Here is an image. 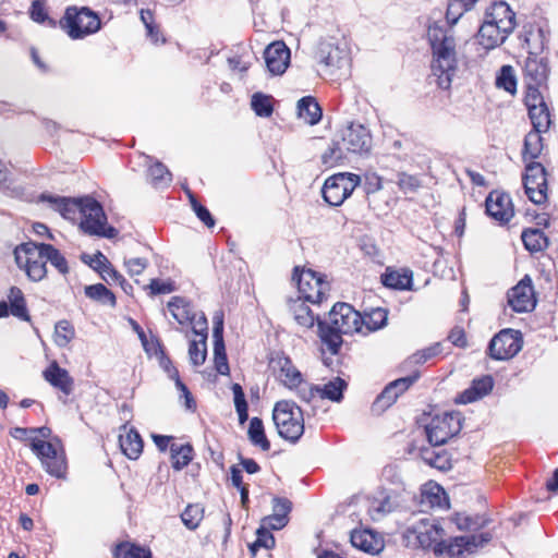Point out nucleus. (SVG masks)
I'll list each match as a JSON object with an SVG mask.
<instances>
[{
  "label": "nucleus",
  "instance_id": "nucleus-1",
  "mask_svg": "<svg viewBox=\"0 0 558 558\" xmlns=\"http://www.w3.org/2000/svg\"><path fill=\"white\" fill-rule=\"evenodd\" d=\"M39 199L61 214L65 219H74L76 213L82 215L81 229L89 235H98L111 239L117 230L107 226V217L102 206L92 197L69 198L51 194H41Z\"/></svg>",
  "mask_w": 558,
  "mask_h": 558
},
{
  "label": "nucleus",
  "instance_id": "nucleus-2",
  "mask_svg": "<svg viewBox=\"0 0 558 558\" xmlns=\"http://www.w3.org/2000/svg\"><path fill=\"white\" fill-rule=\"evenodd\" d=\"M428 39L433 50L432 75L441 89H449L458 71L456 39L453 35L440 26L428 28Z\"/></svg>",
  "mask_w": 558,
  "mask_h": 558
},
{
  "label": "nucleus",
  "instance_id": "nucleus-3",
  "mask_svg": "<svg viewBox=\"0 0 558 558\" xmlns=\"http://www.w3.org/2000/svg\"><path fill=\"white\" fill-rule=\"evenodd\" d=\"M363 329V318L348 303H337L329 312L328 323L318 322V335L331 354H337L342 344V335H353Z\"/></svg>",
  "mask_w": 558,
  "mask_h": 558
},
{
  "label": "nucleus",
  "instance_id": "nucleus-4",
  "mask_svg": "<svg viewBox=\"0 0 558 558\" xmlns=\"http://www.w3.org/2000/svg\"><path fill=\"white\" fill-rule=\"evenodd\" d=\"M515 27V13L505 1L492 3L484 13L477 32L478 44L486 50L495 49L505 43Z\"/></svg>",
  "mask_w": 558,
  "mask_h": 558
},
{
  "label": "nucleus",
  "instance_id": "nucleus-5",
  "mask_svg": "<svg viewBox=\"0 0 558 558\" xmlns=\"http://www.w3.org/2000/svg\"><path fill=\"white\" fill-rule=\"evenodd\" d=\"M272 420L280 437L295 442L304 433L303 412L292 401H278L272 411Z\"/></svg>",
  "mask_w": 558,
  "mask_h": 558
},
{
  "label": "nucleus",
  "instance_id": "nucleus-6",
  "mask_svg": "<svg viewBox=\"0 0 558 558\" xmlns=\"http://www.w3.org/2000/svg\"><path fill=\"white\" fill-rule=\"evenodd\" d=\"M60 26L72 39H82L97 33L101 27L100 17L87 7H70L60 20Z\"/></svg>",
  "mask_w": 558,
  "mask_h": 558
},
{
  "label": "nucleus",
  "instance_id": "nucleus-7",
  "mask_svg": "<svg viewBox=\"0 0 558 558\" xmlns=\"http://www.w3.org/2000/svg\"><path fill=\"white\" fill-rule=\"evenodd\" d=\"M14 256L17 266L26 272L31 280L40 281L46 277L47 262L43 250V243H22L15 247Z\"/></svg>",
  "mask_w": 558,
  "mask_h": 558
},
{
  "label": "nucleus",
  "instance_id": "nucleus-8",
  "mask_svg": "<svg viewBox=\"0 0 558 558\" xmlns=\"http://www.w3.org/2000/svg\"><path fill=\"white\" fill-rule=\"evenodd\" d=\"M31 448L39 458L43 468L51 476L63 478L66 473V459L64 450L58 440L56 442L34 438Z\"/></svg>",
  "mask_w": 558,
  "mask_h": 558
},
{
  "label": "nucleus",
  "instance_id": "nucleus-9",
  "mask_svg": "<svg viewBox=\"0 0 558 558\" xmlns=\"http://www.w3.org/2000/svg\"><path fill=\"white\" fill-rule=\"evenodd\" d=\"M168 310L179 325H191L195 335L207 338V318L203 312L196 311L190 301L182 296H173L168 302Z\"/></svg>",
  "mask_w": 558,
  "mask_h": 558
},
{
  "label": "nucleus",
  "instance_id": "nucleus-10",
  "mask_svg": "<svg viewBox=\"0 0 558 558\" xmlns=\"http://www.w3.org/2000/svg\"><path fill=\"white\" fill-rule=\"evenodd\" d=\"M361 183L355 173L340 172L329 177L322 189L324 199L331 206H340Z\"/></svg>",
  "mask_w": 558,
  "mask_h": 558
},
{
  "label": "nucleus",
  "instance_id": "nucleus-11",
  "mask_svg": "<svg viewBox=\"0 0 558 558\" xmlns=\"http://www.w3.org/2000/svg\"><path fill=\"white\" fill-rule=\"evenodd\" d=\"M493 538L492 533L484 532L470 536H457L449 542H441L435 547L436 555L447 554L451 558H462L476 553Z\"/></svg>",
  "mask_w": 558,
  "mask_h": 558
},
{
  "label": "nucleus",
  "instance_id": "nucleus-12",
  "mask_svg": "<svg viewBox=\"0 0 558 558\" xmlns=\"http://www.w3.org/2000/svg\"><path fill=\"white\" fill-rule=\"evenodd\" d=\"M298 268L294 269L293 279L296 278ZM330 290L329 283L319 274L308 269L302 270L298 275V291L300 293L296 300L319 304L327 296Z\"/></svg>",
  "mask_w": 558,
  "mask_h": 558
},
{
  "label": "nucleus",
  "instance_id": "nucleus-13",
  "mask_svg": "<svg viewBox=\"0 0 558 558\" xmlns=\"http://www.w3.org/2000/svg\"><path fill=\"white\" fill-rule=\"evenodd\" d=\"M461 429L460 413H444L434 416L426 425L427 439L433 446H441L456 436Z\"/></svg>",
  "mask_w": 558,
  "mask_h": 558
},
{
  "label": "nucleus",
  "instance_id": "nucleus-14",
  "mask_svg": "<svg viewBox=\"0 0 558 558\" xmlns=\"http://www.w3.org/2000/svg\"><path fill=\"white\" fill-rule=\"evenodd\" d=\"M445 535L442 527L430 518H422L405 531L409 542L415 541L418 547L430 548L435 551L437 544L441 543Z\"/></svg>",
  "mask_w": 558,
  "mask_h": 558
},
{
  "label": "nucleus",
  "instance_id": "nucleus-15",
  "mask_svg": "<svg viewBox=\"0 0 558 558\" xmlns=\"http://www.w3.org/2000/svg\"><path fill=\"white\" fill-rule=\"evenodd\" d=\"M521 349L522 337L520 331L504 329L490 340L488 353L494 360L505 361L517 355Z\"/></svg>",
  "mask_w": 558,
  "mask_h": 558
},
{
  "label": "nucleus",
  "instance_id": "nucleus-16",
  "mask_svg": "<svg viewBox=\"0 0 558 558\" xmlns=\"http://www.w3.org/2000/svg\"><path fill=\"white\" fill-rule=\"evenodd\" d=\"M316 59L328 74H333L336 70H340L349 64L347 50L329 41H322L318 45Z\"/></svg>",
  "mask_w": 558,
  "mask_h": 558
},
{
  "label": "nucleus",
  "instance_id": "nucleus-17",
  "mask_svg": "<svg viewBox=\"0 0 558 558\" xmlns=\"http://www.w3.org/2000/svg\"><path fill=\"white\" fill-rule=\"evenodd\" d=\"M508 303L511 308L518 313L534 310L536 299L530 276H524V278L508 292Z\"/></svg>",
  "mask_w": 558,
  "mask_h": 558
},
{
  "label": "nucleus",
  "instance_id": "nucleus-18",
  "mask_svg": "<svg viewBox=\"0 0 558 558\" xmlns=\"http://www.w3.org/2000/svg\"><path fill=\"white\" fill-rule=\"evenodd\" d=\"M341 143L345 151L365 154L372 148V135L364 125L351 123L343 132Z\"/></svg>",
  "mask_w": 558,
  "mask_h": 558
},
{
  "label": "nucleus",
  "instance_id": "nucleus-19",
  "mask_svg": "<svg viewBox=\"0 0 558 558\" xmlns=\"http://www.w3.org/2000/svg\"><path fill=\"white\" fill-rule=\"evenodd\" d=\"M269 366L272 373L279 379V381L289 389L299 387V385L303 380L300 371L293 365L292 361L284 354L277 353L276 355H274L270 359Z\"/></svg>",
  "mask_w": 558,
  "mask_h": 558
},
{
  "label": "nucleus",
  "instance_id": "nucleus-20",
  "mask_svg": "<svg viewBox=\"0 0 558 558\" xmlns=\"http://www.w3.org/2000/svg\"><path fill=\"white\" fill-rule=\"evenodd\" d=\"M486 213L500 223H507L514 215L511 197L506 193L490 192L486 198Z\"/></svg>",
  "mask_w": 558,
  "mask_h": 558
},
{
  "label": "nucleus",
  "instance_id": "nucleus-21",
  "mask_svg": "<svg viewBox=\"0 0 558 558\" xmlns=\"http://www.w3.org/2000/svg\"><path fill=\"white\" fill-rule=\"evenodd\" d=\"M264 58L268 71L274 75H281L289 65L290 50L284 43L275 41L267 46Z\"/></svg>",
  "mask_w": 558,
  "mask_h": 558
},
{
  "label": "nucleus",
  "instance_id": "nucleus-22",
  "mask_svg": "<svg viewBox=\"0 0 558 558\" xmlns=\"http://www.w3.org/2000/svg\"><path fill=\"white\" fill-rule=\"evenodd\" d=\"M44 379L64 396H70L74 390V379L65 368L57 361H52L43 372Z\"/></svg>",
  "mask_w": 558,
  "mask_h": 558
},
{
  "label": "nucleus",
  "instance_id": "nucleus-23",
  "mask_svg": "<svg viewBox=\"0 0 558 558\" xmlns=\"http://www.w3.org/2000/svg\"><path fill=\"white\" fill-rule=\"evenodd\" d=\"M351 544L367 554L376 555L384 549L383 537L372 530H354L350 536Z\"/></svg>",
  "mask_w": 558,
  "mask_h": 558
},
{
  "label": "nucleus",
  "instance_id": "nucleus-24",
  "mask_svg": "<svg viewBox=\"0 0 558 558\" xmlns=\"http://www.w3.org/2000/svg\"><path fill=\"white\" fill-rule=\"evenodd\" d=\"M524 80L526 85H543L548 77V65L544 58L530 53L524 62Z\"/></svg>",
  "mask_w": 558,
  "mask_h": 558
},
{
  "label": "nucleus",
  "instance_id": "nucleus-25",
  "mask_svg": "<svg viewBox=\"0 0 558 558\" xmlns=\"http://www.w3.org/2000/svg\"><path fill=\"white\" fill-rule=\"evenodd\" d=\"M494 387V380L490 375L475 378L472 385L465 389L457 399L459 403H471L487 396Z\"/></svg>",
  "mask_w": 558,
  "mask_h": 558
},
{
  "label": "nucleus",
  "instance_id": "nucleus-26",
  "mask_svg": "<svg viewBox=\"0 0 558 558\" xmlns=\"http://www.w3.org/2000/svg\"><path fill=\"white\" fill-rule=\"evenodd\" d=\"M289 308L294 322L303 330H308L315 325L318 326V322H322L318 316L312 312L306 302L302 300H293L290 303Z\"/></svg>",
  "mask_w": 558,
  "mask_h": 558
},
{
  "label": "nucleus",
  "instance_id": "nucleus-27",
  "mask_svg": "<svg viewBox=\"0 0 558 558\" xmlns=\"http://www.w3.org/2000/svg\"><path fill=\"white\" fill-rule=\"evenodd\" d=\"M383 283L395 290H413V271L409 268H387L383 275Z\"/></svg>",
  "mask_w": 558,
  "mask_h": 558
},
{
  "label": "nucleus",
  "instance_id": "nucleus-28",
  "mask_svg": "<svg viewBox=\"0 0 558 558\" xmlns=\"http://www.w3.org/2000/svg\"><path fill=\"white\" fill-rule=\"evenodd\" d=\"M123 428L125 433L119 436L120 448L129 459L135 460L143 451V440L134 428Z\"/></svg>",
  "mask_w": 558,
  "mask_h": 558
},
{
  "label": "nucleus",
  "instance_id": "nucleus-29",
  "mask_svg": "<svg viewBox=\"0 0 558 558\" xmlns=\"http://www.w3.org/2000/svg\"><path fill=\"white\" fill-rule=\"evenodd\" d=\"M298 114L310 125L317 124L322 119V108L315 98L306 96L298 101Z\"/></svg>",
  "mask_w": 558,
  "mask_h": 558
},
{
  "label": "nucleus",
  "instance_id": "nucleus-30",
  "mask_svg": "<svg viewBox=\"0 0 558 558\" xmlns=\"http://www.w3.org/2000/svg\"><path fill=\"white\" fill-rule=\"evenodd\" d=\"M451 521L460 531L475 532L488 525L489 519L485 515L475 514L469 515L466 513H454Z\"/></svg>",
  "mask_w": 558,
  "mask_h": 558
},
{
  "label": "nucleus",
  "instance_id": "nucleus-31",
  "mask_svg": "<svg viewBox=\"0 0 558 558\" xmlns=\"http://www.w3.org/2000/svg\"><path fill=\"white\" fill-rule=\"evenodd\" d=\"M10 314L14 317L31 322V316L27 311L26 301L24 294L20 288L12 287L8 294Z\"/></svg>",
  "mask_w": 558,
  "mask_h": 558
},
{
  "label": "nucleus",
  "instance_id": "nucleus-32",
  "mask_svg": "<svg viewBox=\"0 0 558 558\" xmlns=\"http://www.w3.org/2000/svg\"><path fill=\"white\" fill-rule=\"evenodd\" d=\"M522 241L527 251L536 253L548 246V239L542 230L529 229L522 232Z\"/></svg>",
  "mask_w": 558,
  "mask_h": 558
},
{
  "label": "nucleus",
  "instance_id": "nucleus-33",
  "mask_svg": "<svg viewBox=\"0 0 558 558\" xmlns=\"http://www.w3.org/2000/svg\"><path fill=\"white\" fill-rule=\"evenodd\" d=\"M171 463L174 470H182L193 459V448L191 445L172 444L170 446Z\"/></svg>",
  "mask_w": 558,
  "mask_h": 558
},
{
  "label": "nucleus",
  "instance_id": "nucleus-34",
  "mask_svg": "<svg viewBox=\"0 0 558 558\" xmlns=\"http://www.w3.org/2000/svg\"><path fill=\"white\" fill-rule=\"evenodd\" d=\"M247 435L250 441L254 446L259 447L263 451L270 449V442L265 435L263 421L259 417H253L251 420Z\"/></svg>",
  "mask_w": 558,
  "mask_h": 558
},
{
  "label": "nucleus",
  "instance_id": "nucleus-35",
  "mask_svg": "<svg viewBox=\"0 0 558 558\" xmlns=\"http://www.w3.org/2000/svg\"><path fill=\"white\" fill-rule=\"evenodd\" d=\"M541 133L533 130L526 134L523 149V159L525 161L529 159L534 160L541 155L543 149Z\"/></svg>",
  "mask_w": 558,
  "mask_h": 558
},
{
  "label": "nucleus",
  "instance_id": "nucleus-36",
  "mask_svg": "<svg viewBox=\"0 0 558 558\" xmlns=\"http://www.w3.org/2000/svg\"><path fill=\"white\" fill-rule=\"evenodd\" d=\"M204 512V507L201 504H190L181 513V520L189 530L194 531L203 521Z\"/></svg>",
  "mask_w": 558,
  "mask_h": 558
},
{
  "label": "nucleus",
  "instance_id": "nucleus-37",
  "mask_svg": "<svg viewBox=\"0 0 558 558\" xmlns=\"http://www.w3.org/2000/svg\"><path fill=\"white\" fill-rule=\"evenodd\" d=\"M363 327L369 331H376L386 326L388 319V311L381 307L371 310L363 317Z\"/></svg>",
  "mask_w": 558,
  "mask_h": 558
},
{
  "label": "nucleus",
  "instance_id": "nucleus-38",
  "mask_svg": "<svg viewBox=\"0 0 558 558\" xmlns=\"http://www.w3.org/2000/svg\"><path fill=\"white\" fill-rule=\"evenodd\" d=\"M75 337L73 325L63 319L56 324L53 340L59 348H65Z\"/></svg>",
  "mask_w": 558,
  "mask_h": 558
},
{
  "label": "nucleus",
  "instance_id": "nucleus-39",
  "mask_svg": "<svg viewBox=\"0 0 558 558\" xmlns=\"http://www.w3.org/2000/svg\"><path fill=\"white\" fill-rule=\"evenodd\" d=\"M525 194L534 204H543L547 199V180L537 184L536 180L523 178Z\"/></svg>",
  "mask_w": 558,
  "mask_h": 558
},
{
  "label": "nucleus",
  "instance_id": "nucleus-40",
  "mask_svg": "<svg viewBox=\"0 0 558 558\" xmlns=\"http://www.w3.org/2000/svg\"><path fill=\"white\" fill-rule=\"evenodd\" d=\"M148 174L150 178V182L155 187L168 186L172 181L171 172L167 169V167L163 163L159 161L155 162L149 167Z\"/></svg>",
  "mask_w": 558,
  "mask_h": 558
},
{
  "label": "nucleus",
  "instance_id": "nucleus-41",
  "mask_svg": "<svg viewBox=\"0 0 558 558\" xmlns=\"http://www.w3.org/2000/svg\"><path fill=\"white\" fill-rule=\"evenodd\" d=\"M85 294L89 299L98 301L102 304H109L111 306L116 305L114 294L101 283L87 286L85 288Z\"/></svg>",
  "mask_w": 558,
  "mask_h": 558
},
{
  "label": "nucleus",
  "instance_id": "nucleus-42",
  "mask_svg": "<svg viewBox=\"0 0 558 558\" xmlns=\"http://www.w3.org/2000/svg\"><path fill=\"white\" fill-rule=\"evenodd\" d=\"M496 86L512 95L517 92V77L511 65L501 66L496 77Z\"/></svg>",
  "mask_w": 558,
  "mask_h": 558
},
{
  "label": "nucleus",
  "instance_id": "nucleus-43",
  "mask_svg": "<svg viewBox=\"0 0 558 558\" xmlns=\"http://www.w3.org/2000/svg\"><path fill=\"white\" fill-rule=\"evenodd\" d=\"M345 387V381L337 377L324 385V387H319L320 399H329L339 402L342 399V392Z\"/></svg>",
  "mask_w": 558,
  "mask_h": 558
},
{
  "label": "nucleus",
  "instance_id": "nucleus-44",
  "mask_svg": "<svg viewBox=\"0 0 558 558\" xmlns=\"http://www.w3.org/2000/svg\"><path fill=\"white\" fill-rule=\"evenodd\" d=\"M533 129L538 132H546L550 125V117L547 105L533 108L529 111Z\"/></svg>",
  "mask_w": 558,
  "mask_h": 558
},
{
  "label": "nucleus",
  "instance_id": "nucleus-45",
  "mask_svg": "<svg viewBox=\"0 0 558 558\" xmlns=\"http://www.w3.org/2000/svg\"><path fill=\"white\" fill-rule=\"evenodd\" d=\"M422 501L430 507H442L446 501L445 490L438 484L429 483L422 493Z\"/></svg>",
  "mask_w": 558,
  "mask_h": 558
},
{
  "label": "nucleus",
  "instance_id": "nucleus-46",
  "mask_svg": "<svg viewBox=\"0 0 558 558\" xmlns=\"http://www.w3.org/2000/svg\"><path fill=\"white\" fill-rule=\"evenodd\" d=\"M344 151L341 142H333L322 155V162L328 168L335 167L345 158Z\"/></svg>",
  "mask_w": 558,
  "mask_h": 558
},
{
  "label": "nucleus",
  "instance_id": "nucleus-47",
  "mask_svg": "<svg viewBox=\"0 0 558 558\" xmlns=\"http://www.w3.org/2000/svg\"><path fill=\"white\" fill-rule=\"evenodd\" d=\"M43 250L46 255V262H49L53 267L58 269L60 274H68L69 267L65 257L50 244L43 243Z\"/></svg>",
  "mask_w": 558,
  "mask_h": 558
},
{
  "label": "nucleus",
  "instance_id": "nucleus-48",
  "mask_svg": "<svg viewBox=\"0 0 558 558\" xmlns=\"http://www.w3.org/2000/svg\"><path fill=\"white\" fill-rule=\"evenodd\" d=\"M256 541L250 545V550L253 555H256L259 548L270 549L275 546V537L270 533L269 529L260 525L256 531Z\"/></svg>",
  "mask_w": 558,
  "mask_h": 558
},
{
  "label": "nucleus",
  "instance_id": "nucleus-49",
  "mask_svg": "<svg viewBox=\"0 0 558 558\" xmlns=\"http://www.w3.org/2000/svg\"><path fill=\"white\" fill-rule=\"evenodd\" d=\"M252 109L258 117H269L272 113L271 97L262 93H256L252 97Z\"/></svg>",
  "mask_w": 558,
  "mask_h": 558
},
{
  "label": "nucleus",
  "instance_id": "nucleus-50",
  "mask_svg": "<svg viewBox=\"0 0 558 558\" xmlns=\"http://www.w3.org/2000/svg\"><path fill=\"white\" fill-rule=\"evenodd\" d=\"M206 339L201 336L199 341H191L189 348L190 361L194 366L202 365L206 360Z\"/></svg>",
  "mask_w": 558,
  "mask_h": 558
},
{
  "label": "nucleus",
  "instance_id": "nucleus-51",
  "mask_svg": "<svg viewBox=\"0 0 558 558\" xmlns=\"http://www.w3.org/2000/svg\"><path fill=\"white\" fill-rule=\"evenodd\" d=\"M441 353V343L437 342L430 347L420 350L408 359L410 364H423Z\"/></svg>",
  "mask_w": 558,
  "mask_h": 558
},
{
  "label": "nucleus",
  "instance_id": "nucleus-52",
  "mask_svg": "<svg viewBox=\"0 0 558 558\" xmlns=\"http://www.w3.org/2000/svg\"><path fill=\"white\" fill-rule=\"evenodd\" d=\"M398 392L392 389L389 385L383 390V392L376 398L373 403L374 411H384L385 409L392 405L398 399Z\"/></svg>",
  "mask_w": 558,
  "mask_h": 558
},
{
  "label": "nucleus",
  "instance_id": "nucleus-53",
  "mask_svg": "<svg viewBox=\"0 0 558 558\" xmlns=\"http://www.w3.org/2000/svg\"><path fill=\"white\" fill-rule=\"evenodd\" d=\"M215 368L220 375H228L230 372L226 354L225 343L214 344Z\"/></svg>",
  "mask_w": 558,
  "mask_h": 558
},
{
  "label": "nucleus",
  "instance_id": "nucleus-54",
  "mask_svg": "<svg viewBox=\"0 0 558 558\" xmlns=\"http://www.w3.org/2000/svg\"><path fill=\"white\" fill-rule=\"evenodd\" d=\"M397 184L404 193H413L421 187V181L417 177L404 172L397 175Z\"/></svg>",
  "mask_w": 558,
  "mask_h": 558
},
{
  "label": "nucleus",
  "instance_id": "nucleus-55",
  "mask_svg": "<svg viewBox=\"0 0 558 558\" xmlns=\"http://www.w3.org/2000/svg\"><path fill=\"white\" fill-rule=\"evenodd\" d=\"M296 389L300 399L306 403H313L316 399H320L319 386H312L306 383H301Z\"/></svg>",
  "mask_w": 558,
  "mask_h": 558
},
{
  "label": "nucleus",
  "instance_id": "nucleus-56",
  "mask_svg": "<svg viewBox=\"0 0 558 558\" xmlns=\"http://www.w3.org/2000/svg\"><path fill=\"white\" fill-rule=\"evenodd\" d=\"M542 85H526L525 105L529 111L533 108L546 105L538 89Z\"/></svg>",
  "mask_w": 558,
  "mask_h": 558
},
{
  "label": "nucleus",
  "instance_id": "nucleus-57",
  "mask_svg": "<svg viewBox=\"0 0 558 558\" xmlns=\"http://www.w3.org/2000/svg\"><path fill=\"white\" fill-rule=\"evenodd\" d=\"M189 197H190V202H191V205L193 207V210L195 211L197 218L204 222V225H206L208 228H211L215 226V220L214 218L211 217L209 210L201 205L195 196L189 192Z\"/></svg>",
  "mask_w": 558,
  "mask_h": 558
},
{
  "label": "nucleus",
  "instance_id": "nucleus-58",
  "mask_svg": "<svg viewBox=\"0 0 558 558\" xmlns=\"http://www.w3.org/2000/svg\"><path fill=\"white\" fill-rule=\"evenodd\" d=\"M523 178L536 180V183L538 185L544 184L545 180H547L546 170L542 163L531 161L525 167V174Z\"/></svg>",
  "mask_w": 558,
  "mask_h": 558
},
{
  "label": "nucleus",
  "instance_id": "nucleus-59",
  "mask_svg": "<svg viewBox=\"0 0 558 558\" xmlns=\"http://www.w3.org/2000/svg\"><path fill=\"white\" fill-rule=\"evenodd\" d=\"M0 190L8 193L11 196L20 195L22 193V189L17 186H12V180L9 178V171L5 169L4 165L0 160Z\"/></svg>",
  "mask_w": 558,
  "mask_h": 558
},
{
  "label": "nucleus",
  "instance_id": "nucleus-60",
  "mask_svg": "<svg viewBox=\"0 0 558 558\" xmlns=\"http://www.w3.org/2000/svg\"><path fill=\"white\" fill-rule=\"evenodd\" d=\"M418 378V373H414L413 375L398 378L389 384L393 390L398 392V396L402 395L405 390H408Z\"/></svg>",
  "mask_w": 558,
  "mask_h": 558
},
{
  "label": "nucleus",
  "instance_id": "nucleus-61",
  "mask_svg": "<svg viewBox=\"0 0 558 558\" xmlns=\"http://www.w3.org/2000/svg\"><path fill=\"white\" fill-rule=\"evenodd\" d=\"M292 504L287 498L275 497L272 499V513L279 514L283 519H289L288 514L291 511Z\"/></svg>",
  "mask_w": 558,
  "mask_h": 558
},
{
  "label": "nucleus",
  "instance_id": "nucleus-62",
  "mask_svg": "<svg viewBox=\"0 0 558 558\" xmlns=\"http://www.w3.org/2000/svg\"><path fill=\"white\" fill-rule=\"evenodd\" d=\"M289 522V519H283L279 514L271 513L262 520V525L270 530H280L284 527Z\"/></svg>",
  "mask_w": 558,
  "mask_h": 558
},
{
  "label": "nucleus",
  "instance_id": "nucleus-63",
  "mask_svg": "<svg viewBox=\"0 0 558 558\" xmlns=\"http://www.w3.org/2000/svg\"><path fill=\"white\" fill-rule=\"evenodd\" d=\"M123 558H153V556L149 548L132 544L124 553Z\"/></svg>",
  "mask_w": 558,
  "mask_h": 558
},
{
  "label": "nucleus",
  "instance_id": "nucleus-64",
  "mask_svg": "<svg viewBox=\"0 0 558 558\" xmlns=\"http://www.w3.org/2000/svg\"><path fill=\"white\" fill-rule=\"evenodd\" d=\"M125 266L131 276L141 275L147 267V260L144 258L135 257L125 260Z\"/></svg>",
  "mask_w": 558,
  "mask_h": 558
}]
</instances>
